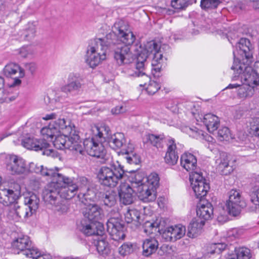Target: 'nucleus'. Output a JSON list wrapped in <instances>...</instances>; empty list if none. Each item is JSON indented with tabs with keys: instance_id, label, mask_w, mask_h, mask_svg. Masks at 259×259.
<instances>
[{
	"instance_id": "f257e3e1",
	"label": "nucleus",
	"mask_w": 259,
	"mask_h": 259,
	"mask_svg": "<svg viewBox=\"0 0 259 259\" xmlns=\"http://www.w3.org/2000/svg\"><path fill=\"white\" fill-rule=\"evenodd\" d=\"M30 166L32 171L52 179L42 193L44 200L52 204L56 203L59 193L61 196L70 198L75 195L79 188L87 183V180L84 177L75 180L59 173L58 168L48 169L33 163Z\"/></svg>"
},
{
	"instance_id": "f03ea898",
	"label": "nucleus",
	"mask_w": 259,
	"mask_h": 259,
	"mask_svg": "<svg viewBox=\"0 0 259 259\" xmlns=\"http://www.w3.org/2000/svg\"><path fill=\"white\" fill-rule=\"evenodd\" d=\"M82 202L85 206L82 213L89 222L87 223L86 220H82L79 226V230L88 236L101 235L104 231L103 224L99 222L103 215L102 209L95 203H87L83 200Z\"/></svg>"
},
{
	"instance_id": "7ed1b4c3",
	"label": "nucleus",
	"mask_w": 259,
	"mask_h": 259,
	"mask_svg": "<svg viewBox=\"0 0 259 259\" xmlns=\"http://www.w3.org/2000/svg\"><path fill=\"white\" fill-rule=\"evenodd\" d=\"M253 47L249 39L241 38L236 45V52L241 58L244 57V70L243 73V84H246L254 90L259 85V75L258 70H254L249 66L252 62Z\"/></svg>"
},
{
	"instance_id": "20e7f679",
	"label": "nucleus",
	"mask_w": 259,
	"mask_h": 259,
	"mask_svg": "<svg viewBox=\"0 0 259 259\" xmlns=\"http://www.w3.org/2000/svg\"><path fill=\"white\" fill-rule=\"evenodd\" d=\"M112 34H107L103 38H97L92 40L89 46L86 55L85 62L94 68L107 58V50L112 45Z\"/></svg>"
},
{
	"instance_id": "39448f33",
	"label": "nucleus",
	"mask_w": 259,
	"mask_h": 259,
	"mask_svg": "<svg viewBox=\"0 0 259 259\" xmlns=\"http://www.w3.org/2000/svg\"><path fill=\"white\" fill-rule=\"evenodd\" d=\"M41 134L44 139L28 138L22 142L23 146L26 148L36 151H42V154L54 156L55 151L50 149V144L46 141H53V138L58 134V129L54 124H50L41 130Z\"/></svg>"
},
{
	"instance_id": "423d86ee",
	"label": "nucleus",
	"mask_w": 259,
	"mask_h": 259,
	"mask_svg": "<svg viewBox=\"0 0 259 259\" xmlns=\"http://www.w3.org/2000/svg\"><path fill=\"white\" fill-rule=\"evenodd\" d=\"M14 252L22 254L27 259H53L50 254L41 255L37 248L31 247V241L27 236L19 237L12 243Z\"/></svg>"
},
{
	"instance_id": "0eeeda50",
	"label": "nucleus",
	"mask_w": 259,
	"mask_h": 259,
	"mask_svg": "<svg viewBox=\"0 0 259 259\" xmlns=\"http://www.w3.org/2000/svg\"><path fill=\"white\" fill-rule=\"evenodd\" d=\"M124 171L118 161L113 163L111 167L102 166L98 177L100 183L104 186L114 187L122 178Z\"/></svg>"
},
{
	"instance_id": "6e6552de",
	"label": "nucleus",
	"mask_w": 259,
	"mask_h": 259,
	"mask_svg": "<svg viewBox=\"0 0 259 259\" xmlns=\"http://www.w3.org/2000/svg\"><path fill=\"white\" fill-rule=\"evenodd\" d=\"M146 58V56L144 55L138 57V63L135 65V70L130 72L129 75L132 76L141 77L140 79V81L141 82V83L140 84L141 87H145L147 83L148 82L146 87V90L148 94L152 95L156 93L160 89V87L157 82L151 80L150 77L144 72Z\"/></svg>"
},
{
	"instance_id": "1a4fd4ad",
	"label": "nucleus",
	"mask_w": 259,
	"mask_h": 259,
	"mask_svg": "<svg viewBox=\"0 0 259 259\" xmlns=\"http://www.w3.org/2000/svg\"><path fill=\"white\" fill-rule=\"evenodd\" d=\"M54 146L57 149H68L74 154H82L84 152L81 141L78 135H74L73 136L64 135V134L58 135L55 136L54 140L52 141Z\"/></svg>"
},
{
	"instance_id": "9d476101",
	"label": "nucleus",
	"mask_w": 259,
	"mask_h": 259,
	"mask_svg": "<svg viewBox=\"0 0 259 259\" xmlns=\"http://www.w3.org/2000/svg\"><path fill=\"white\" fill-rule=\"evenodd\" d=\"M110 218L106 223L107 230L112 240L119 241L124 239V225L121 220V215L117 209L113 208L109 213Z\"/></svg>"
},
{
	"instance_id": "9b49d317",
	"label": "nucleus",
	"mask_w": 259,
	"mask_h": 259,
	"mask_svg": "<svg viewBox=\"0 0 259 259\" xmlns=\"http://www.w3.org/2000/svg\"><path fill=\"white\" fill-rule=\"evenodd\" d=\"M112 33L108 34L113 35L111 39L112 41V44H114L116 36L121 42L127 45H132L136 39L135 35L130 29L129 25L122 20H119L115 22L112 27Z\"/></svg>"
},
{
	"instance_id": "f8f14e48",
	"label": "nucleus",
	"mask_w": 259,
	"mask_h": 259,
	"mask_svg": "<svg viewBox=\"0 0 259 259\" xmlns=\"http://www.w3.org/2000/svg\"><path fill=\"white\" fill-rule=\"evenodd\" d=\"M228 195L229 199L226 203L228 212L233 216H236L246 206V203L238 190L232 189L229 192Z\"/></svg>"
},
{
	"instance_id": "ddd939ff",
	"label": "nucleus",
	"mask_w": 259,
	"mask_h": 259,
	"mask_svg": "<svg viewBox=\"0 0 259 259\" xmlns=\"http://www.w3.org/2000/svg\"><path fill=\"white\" fill-rule=\"evenodd\" d=\"M96 141L97 140L95 138L85 139L83 143L84 152L82 155L86 152L90 156L101 158L104 161L106 159V150L102 144L103 142Z\"/></svg>"
},
{
	"instance_id": "4468645a",
	"label": "nucleus",
	"mask_w": 259,
	"mask_h": 259,
	"mask_svg": "<svg viewBox=\"0 0 259 259\" xmlns=\"http://www.w3.org/2000/svg\"><path fill=\"white\" fill-rule=\"evenodd\" d=\"M190 181L196 198L201 199L206 196L210 187L207 181L199 172L190 174Z\"/></svg>"
},
{
	"instance_id": "2eb2a0df",
	"label": "nucleus",
	"mask_w": 259,
	"mask_h": 259,
	"mask_svg": "<svg viewBox=\"0 0 259 259\" xmlns=\"http://www.w3.org/2000/svg\"><path fill=\"white\" fill-rule=\"evenodd\" d=\"M132 45L116 43L112 44L109 48H112L114 52V58L119 65L130 63L132 58V53L130 46Z\"/></svg>"
},
{
	"instance_id": "dca6fc26",
	"label": "nucleus",
	"mask_w": 259,
	"mask_h": 259,
	"mask_svg": "<svg viewBox=\"0 0 259 259\" xmlns=\"http://www.w3.org/2000/svg\"><path fill=\"white\" fill-rule=\"evenodd\" d=\"M7 170L12 175H21L27 172L25 161L16 155H8L5 161Z\"/></svg>"
},
{
	"instance_id": "f3484780",
	"label": "nucleus",
	"mask_w": 259,
	"mask_h": 259,
	"mask_svg": "<svg viewBox=\"0 0 259 259\" xmlns=\"http://www.w3.org/2000/svg\"><path fill=\"white\" fill-rule=\"evenodd\" d=\"M233 54L235 60L234 64L231 67V69L234 70V74L232 77V80L237 81V82L235 83H230L227 87H226V89H232L236 88L241 86L244 82L243 73L244 70V62H245V58H241L240 56L239 58L235 59V52H234Z\"/></svg>"
},
{
	"instance_id": "a211bd4d",
	"label": "nucleus",
	"mask_w": 259,
	"mask_h": 259,
	"mask_svg": "<svg viewBox=\"0 0 259 259\" xmlns=\"http://www.w3.org/2000/svg\"><path fill=\"white\" fill-rule=\"evenodd\" d=\"M186 233L184 226L179 224L167 228L162 233V237L165 241L175 242L182 238Z\"/></svg>"
},
{
	"instance_id": "6ab92c4d",
	"label": "nucleus",
	"mask_w": 259,
	"mask_h": 259,
	"mask_svg": "<svg viewBox=\"0 0 259 259\" xmlns=\"http://www.w3.org/2000/svg\"><path fill=\"white\" fill-rule=\"evenodd\" d=\"M82 79L79 74L71 73L68 76L67 83L62 86L61 88V90L62 92L65 93L77 92L79 91L82 88Z\"/></svg>"
},
{
	"instance_id": "aec40b11",
	"label": "nucleus",
	"mask_w": 259,
	"mask_h": 259,
	"mask_svg": "<svg viewBox=\"0 0 259 259\" xmlns=\"http://www.w3.org/2000/svg\"><path fill=\"white\" fill-rule=\"evenodd\" d=\"M136 193L135 190L130 184L121 183L119 186L118 194L121 203L124 205H129L134 201V193Z\"/></svg>"
},
{
	"instance_id": "412c9836",
	"label": "nucleus",
	"mask_w": 259,
	"mask_h": 259,
	"mask_svg": "<svg viewBox=\"0 0 259 259\" xmlns=\"http://www.w3.org/2000/svg\"><path fill=\"white\" fill-rule=\"evenodd\" d=\"M166 145L167 148L164 157L165 162L169 165H174L177 163L179 158L175 140L168 139Z\"/></svg>"
},
{
	"instance_id": "4be33fe9",
	"label": "nucleus",
	"mask_w": 259,
	"mask_h": 259,
	"mask_svg": "<svg viewBox=\"0 0 259 259\" xmlns=\"http://www.w3.org/2000/svg\"><path fill=\"white\" fill-rule=\"evenodd\" d=\"M139 198L144 202L154 201L156 198V190L146 185H143L136 191Z\"/></svg>"
},
{
	"instance_id": "5701e85b",
	"label": "nucleus",
	"mask_w": 259,
	"mask_h": 259,
	"mask_svg": "<svg viewBox=\"0 0 259 259\" xmlns=\"http://www.w3.org/2000/svg\"><path fill=\"white\" fill-rule=\"evenodd\" d=\"M54 125L58 129V134L72 136L74 135H78L75 126L70 121H66L64 118L58 119L55 121Z\"/></svg>"
},
{
	"instance_id": "b1692460",
	"label": "nucleus",
	"mask_w": 259,
	"mask_h": 259,
	"mask_svg": "<svg viewBox=\"0 0 259 259\" xmlns=\"http://www.w3.org/2000/svg\"><path fill=\"white\" fill-rule=\"evenodd\" d=\"M181 166L187 171L192 172H197L195 170L197 168V159L191 153L185 152L183 154L180 158Z\"/></svg>"
},
{
	"instance_id": "393cba45",
	"label": "nucleus",
	"mask_w": 259,
	"mask_h": 259,
	"mask_svg": "<svg viewBox=\"0 0 259 259\" xmlns=\"http://www.w3.org/2000/svg\"><path fill=\"white\" fill-rule=\"evenodd\" d=\"M215 162L217 164V170L222 175H229L233 170L232 166L229 164L228 155L225 152L220 153Z\"/></svg>"
},
{
	"instance_id": "a878e982",
	"label": "nucleus",
	"mask_w": 259,
	"mask_h": 259,
	"mask_svg": "<svg viewBox=\"0 0 259 259\" xmlns=\"http://www.w3.org/2000/svg\"><path fill=\"white\" fill-rule=\"evenodd\" d=\"M19 197V192L8 189H0V203L5 206H10L16 202Z\"/></svg>"
},
{
	"instance_id": "bb28decb",
	"label": "nucleus",
	"mask_w": 259,
	"mask_h": 259,
	"mask_svg": "<svg viewBox=\"0 0 259 259\" xmlns=\"http://www.w3.org/2000/svg\"><path fill=\"white\" fill-rule=\"evenodd\" d=\"M88 180L85 177H84ZM88 180H87V183L86 185H83L81 188H79L76 193L77 194L78 191H80L78 194V196L81 201L83 200L84 202L87 203H90L91 201H93L96 198V190L93 188H88Z\"/></svg>"
},
{
	"instance_id": "cd10ccee",
	"label": "nucleus",
	"mask_w": 259,
	"mask_h": 259,
	"mask_svg": "<svg viewBox=\"0 0 259 259\" xmlns=\"http://www.w3.org/2000/svg\"><path fill=\"white\" fill-rule=\"evenodd\" d=\"M159 243L155 237H149L143 241L142 249L143 255L149 256L153 254L157 250Z\"/></svg>"
},
{
	"instance_id": "c85d7f7f",
	"label": "nucleus",
	"mask_w": 259,
	"mask_h": 259,
	"mask_svg": "<svg viewBox=\"0 0 259 259\" xmlns=\"http://www.w3.org/2000/svg\"><path fill=\"white\" fill-rule=\"evenodd\" d=\"M213 214V208L212 204L208 202L204 201L200 203L197 209V215L199 219H203V221L208 220L212 218Z\"/></svg>"
},
{
	"instance_id": "c756f323",
	"label": "nucleus",
	"mask_w": 259,
	"mask_h": 259,
	"mask_svg": "<svg viewBox=\"0 0 259 259\" xmlns=\"http://www.w3.org/2000/svg\"><path fill=\"white\" fill-rule=\"evenodd\" d=\"M96 131H94V135L92 138L101 142H108L111 135L110 127L105 125L101 124L99 126L95 127Z\"/></svg>"
},
{
	"instance_id": "7c9ffc66",
	"label": "nucleus",
	"mask_w": 259,
	"mask_h": 259,
	"mask_svg": "<svg viewBox=\"0 0 259 259\" xmlns=\"http://www.w3.org/2000/svg\"><path fill=\"white\" fill-rule=\"evenodd\" d=\"M201 120L206 126L208 131L211 133H213L220 125L219 117L210 113L205 114Z\"/></svg>"
},
{
	"instance_id": "2f4dec72",
	"label": "nucleus",
	"mask_w": 259,
	"mask_h": 259,
	"mask_svg": "<svg viewBox=\"0 0 259 259\" xmlns=\"http://www.w3.org/2000/svg\"><path fill=\"white\" fill-rule=\"evenodd\" d=\"M205 224V221L200 219H193L188 227L187 236L190 238H195L201 233L202 229Z\"/></svg>"
},
{
	"instance_id": "473e14b6",
	"label": "nucleus",
	"mask_w": 259,
	"mask_h": 259,
	"mask_svg": "<svg viewBox=\"0 0 259 259\" xmlns=\"http://www.w3.org/2000/svg\"><path fill=\"white\" fill-rule=\"evenodd\" d=\"M107 142L111 148L117 149L125 145L126 139L123 133H116L111 136Z\"/></svg>"
},
{
	"instance_id": "72a5a7b5",
	"label": "nucleus",
	"mask_w": 259,
	"mask_h": 259,
	"mask_svg": "<svg viewBox=\"0 0 259 259\" xmlns=\"http://www.w3.org/2000/svg\"><path fill=\"white\" fill-rule=\"evenodd\" d=\"M24 203L25 206L33 213H34L38 208L39 198L34 193L29 194L28 196L25 197Z\"/></svg>"
},
{
	"instance_id": "f704fd0d",
	"label": "nucleus",
	"mask_w": 259,
	"mask_h": 259,
	"mask_svg": "<svg viewBox=\"0 0 259 259\" xmlns=\"http://www.w3.org/2000/svg\"><path fill=\"white\" fill-rule=\"evenodd\" d=\"M134 148L133 144L128 143L127 148L122 150L125 154L124 158L127 163L132 164H138L140 162L139 156L133 152Z\"/></svg>"
},
{
	"instance_id": "c9c22d12",
	"label": "nucleus",
	"mask_w": 259,
	"mask_h": 259,
	"mask_svg": "<svg viewBox=\"0 0 259 259\" xmlns=\"http://www.w3.org/2000/svg\"><path fill=\"white\" fill-rule=\"evenodd\" d=\"M160 51V48L158 44L154 41H150L147 43L145 45V49L143 51H141L140 53H139L137 55V62L138 63V57L140 56L145 55L146 56V60L148 57L150 55V54H154L155 53L158 52ZM146 61L145 62V66L146 65Z\"/></svg>"
},
{
	"instance_id": "e433bc0d",
	"label": "nucleus",
	"mask_w": 259,
	"mask_h": 259,
	"mask_svg": "<svg viewBox=\"0 0 259 259\" xmlns=\"http://www.w3.org/2000/svg\"><path fill=\"white\" fill-rule=\"evenodd\" d=\"M18 71L20 77H23L25 75L24 70L21 69L18 64L14 63L8 64L3 69L4 74L7 77H11Z\"/></svg>"
},
{
	"instance_id": "4c0bfd02",
	"label": "nucleus",
	"mask_w": 259,
	"mask_h": 259,
	"mask_svg": "<svg viewBox=\"0 0 259 259\" xmlns=\"http://www.w3.org/2000/svg\"><path fill=\"white\" fill-rule=\"evenodd\" d=\"M235 254L230 255L226 259H250L251 254L249 248L245 247L235 248Z\"/></svg>"
},
{
	"instance_id": "58836bf2",
	"label": "nucleus",
	"mask_w": 259,
	"mask_h": 259,
	"mask_svg": "<svg viewBox=\"0 0 259 259\" xmlns=\"http://www.w3.org/2000/svg\"><path fill=\"white\" fill-rule=\"evenodd\" d=\"M163 135L148 134L146 135L145 142H149L153 146L157 148H162L163 146Z\"/></svg>"
},
{
	"instance_id": "ea45409f",
	"label": "nucleus",
	"mask_w": 259,
	"mask_h": 259,
	"mask_svg": "<svg viewBox=\"0 0 259 259\" xmlns=\"http://www.w3.org/2000/svg\"><path fill=\"white\" fill-rule=\"evenodd\" d=\"M241 85L238 91V96L241 99L251 97L254 94L255 90L246 84Z\"/></svg>"
},
{
	"instance_id": "a19ab883",
	"label": "nucleus",
	"mask_w": 259,
	"mask_h": 259,
	"mask_svg": "<svg viewBox=\"0 0 259 259\" xmlns=\"http://www.w3.org/2000/svg\"><path fill=\"white\" fill-rule=\"evenodd\" d=\"M116 194L115 192L111 191L106 192L103 195V201L105 205L113 207L116 204Z\"/></svg>"
},
{
	"instance_id": "79ce46f5",
	"label": "nucleus",
	"mask_w": 259,
	"mask_h": 259,
	"mask_svg": "<svg viewBox=\"0 0 259 259\" xmlns=\"http://www.w3.org/2000/svg\"><path fill=\"white\" fill-rule=\"evenodd\" d=\"M101 235L102 238L99 239L96 244L98 252L102 255H107L110 252V248L108 243L104 239L102 235Z\"/></svg>"
},
{
	"instance_id": "37998d69",
	"label": "nucleus",
	"mask_w": 259,
	"mask_h": 259,
	"mask_svg": "<svg viewBox=\"0 0 259 259\" xmlns=\"http://www.w3.org/2000/svg\"><path fill=\"white\" fill-rule=\"evenodd\" d=\"M250 202L249 204L248 210L254 211L259 206V188L253 191L250 195Z\"/></svg>"
},
{
	"instance_id": "c03bdc74",
	"label": "nucleus",
	"mask_w": 259,
	"mask_h": 259,
	"mask_svg": "<svg viewBox=\"0 0 259 259\" xmlns=\"http://www.w3.org/2000/svg\"><path fill=\"white\" fill-rule=\"evenodd\" d=\"M140 212L137 209H128L124 213L125 222L129 224L133 221L138 222L140 219Z\"/></svg>"
},
{
	"instance_id": "a18cd8bd",
	"label": "nucleus",
	"mask_w": 259,
	"mask_h": 259,
	"mask_svg": "<svg viewBox=\"0 0 259 259\" xmlns=\"http://www.w3.org/2000/svg\"><path fill=\"white\" fill-rule=\"evenodd\" d=\"M159 178L156 173H152L147 178H145V184L156 190L159 186Z\"/></svg>"
},
{
	"instance_id": "49530a36",
	"label": "nucleus",
	"mask_w": 259,
	"mask_h": 259,
	"mask_svg": "<svg viewBox=\"0 0 259 259\" xmlns=\"http://www.w3.org/2000/svg\"><path fill=\"white\" fill-rule=\"evenodd\" d=\"M130 182L131 187L134 188L136 192L140 187H143V184H145V178L142 177L141 174L138 173L131 178Z\"/></svg>"
},
{
	"instance_id": "de8ad7c7",
	"label": "nucleus",
	"mask_w": 259,
	"mask_h": 259,
	"mask_svg": "<svg viewBox=\"0 0 259 259\" xmlns=\"http://www.w3.org/2000/svg\"><path fill=\"white\" fill-rule=\"evenodd\" d=\"M221 3L220 0H201L200 6L203 10H210L217 8Z\"/></svg>"
},
{
	"instance_id": "09e8293b",
	"label": "nucleus",
	"mask_w": 259,
	"mask_h": 259,
	"mask_svg": "<svg viewBox=\"0 0 259 259\" xmlns=\"http://www.w3.org/2000/svg\"><path fill=\"white\" fill-rule=\"evenodd\" d=\"M8 213L7 217L10 221L14 222H19L20 221L19 215L17 213V207H16L15 204H12L9 206Z\"/></svg>"
},
{
	"instance_id": "8fccbe9b",
	"label": "nucleus",
	"mask_w": 259,
	"mask_h": 259,
	"mask_svg": "<svg viewBox=\"0 0 259 259\" xmlns=\"http://www.w3.org/2000/svg\"><path fill=\"white\" fill-rule=\"evenodd\" d=\"M187 132L190 136L196 138L197 139H203L204 138V132L200 130H199L196 127H189L187 129Z\"/></svg>"
},
{
	"instance_id": "3c124183",
	"label": "nucleus",
	"mask_w": 259,
	"mask_h": 259,
	"mask_svg": "<svg viewBox=\"0 0 259 259\" xmlns=\"http://www.w3.org/2000/svg\"><path fill=\"white\" fill-rule=\"evenodd\" d=\"M135 249V246L131 243L123 244L119 248V253L122 255H126L132 253Z\"/></svg>"
},
{
	"instance_id": "603ef678",
	"label": "nucleus",
	"mask_w": 259,
	"mask_h": 259,
	"mask_svg": "<svg viewBox=\"0 0 259 259\" xmlns=\"http://www.w3.org/2000/svg\"><path fill=\"white\" fill-rule=\"evenodd\" d=\"M17 211L19 215L20 219L23 217L24 218H28L31 217L33 213L26 206L20 207L17 202L15 203Z\"/></svg>"
},
{
	"instance_id": "864d4df0",
	"label": "nucleus",
	"mask_w": 259,
	"mask_h": 259,
	"mask_svg": "<svg viewBox=\"0 0 259 259\" xmlns=\"http://www.w3.org/2000/svg\"><path fill=\"white\" fill-rule=\"evenodd\" d=\"M218 139L221 141H228L231 137L229 129L227 127H222L220 128L218 133Z\"/></svg>"
},
{
	"instance_id": "5fc2aeb1",
	"label": "nucleus",
	"mask_w": 259,
	"mask_h": 259,
	"mask_svg": "<svg viewBox=\"0 0 259 259\" xmlns=\"http://www.w3.org/2000/svg\"><path fill=\"white\" fill-rule=\"evenodd\" d=\"M250 133L255 136H259V118H252L250 122Z\"/></svg>"
},
{
	"instance_id": "6e6d98bb",
	"label": "nucleus",
	"mask_w": 259,
	"mask_h": 259,
	"mask_svg": "<svg viewBox=\"0 0 259 259\" xmlns=\"http://www.w3.org/2000/svg\"><path fill=\"white\" fill-rule=\"evenodd\" d=\"M209 247L210 250L208 251L210 253H220L223 250L225 249L226 245L224 243H214L211 244Z\"/></svg>"
},
{
	"instance_id": "4d7b16f0",
	"label": "nucleus",
	"mask_w": 259,
	"mask_h": 259,
	"mask_svg": "<svg viewBox=\"0 0 259 259\" xmlns=\"http://www.w3.org/2000/svg\"><path fill=\"white\" fill-rule=\"evenodd\" d=\"M17 54L19 55L22 58H27L31 56L33 53V51L29 47H23L16 51Z\"/></svg>"
},
{
	"instance_id": "13d9d810",
	"label": "nucleus",
	"mask_w": 259,
	"mask_h": 259,
	"mask_svg": "<svg viewBox=\"0 0 259 259\" xmlns=\"http://www.w3.org/2000/svg\"><path fill=\"white\" fill-rule=\"evenodd\" d=\"M158 225L157 223H152L149 221L146 222L144 225V230L146 234L153 233V231H156Z\"/></svg>"
},
{
	"instance_id": "bf43d9fd",
	"label": "nucleus",
	"mask_w": 259,
	"mask_h": 259,
	"mask_svg": "<svg viewBox=\"0 0 259 259\" xmlns=\"http://www.w3.org/2000/svg\"><path fill=\"white\" fill-rule=\"evenodd\" d=\"M36 32V27L33 23H29L26 28L25 37L31 38L34 37Z\"/></svg>"
},
{
	"instance_id": "052dcab7",
	"label": "nucleus",
	"mask_w": 259,
	"mask_h": 259,
	"mask_svg": "<svg viewBox=\"0 0 259 259\" xmlns=\"http://www.w3.org/2000/svg\"><path fill=\"white\" fill-rule=\"evenodd\" d=\"M171 6L175 9H183L188 6L186 0H173L171 2Z\"/></svg>"
},
{
	"instance_id": "680f3d73",
	"label": "nucleus",
	"mask_w": 259,
	"mask_h": 259,
	"mask_svg": "<svg viewBox=\"0 0 259 259\" xmlns=\"http://www.w3.org/2000/svg\"><path fill=\"white\" fill-rule=\"evenodd\" d=\"M4 79L2 77L0 76V92H2V93L4 94L3 96L0 97V100L5 101H7L8 99L10 101L14 100L15 98H13V99H12L11 97H8V94L6 93V91L4 89Z\"/></svg>"
},
{
	"instance_id": "e2e57ef3",
	"label": "nucleus",
	"mask_w": 259,
	"mask_h": 259,
	"mask_svg": "<svg viewBox=\"0 0 259 259\" xmlns=\"http://www.w3.org/2000/svg\"><path fill=\"white\" fill-rule=\"evenodd\" d=\"M59 195H60V197L63 198V197L61 196V194L59 193L58 194V198H57V200L55 201L56 203L52 204V203H50V204H52V205H55V206H56L57 207L56 209L58 211H61L62 212H66L67 211V209H68V207H67V205H66L65 204H61V206H59L58 205V204H59V203L60 202V197H59ZM74 196H75V195L73 196V197ZM72 198H73V197H72ZM64 198H65L66 199H70L72 198V197L70 198H66L64 197ZM47 202L50 203V202Z\"/></svg>"
},
{
	"instance_id": "0e129e2a",
	"label": "nucleus",
	"mask_w": 259,
	"mask_h": 259,
	"mask_svg": "<svg viewBox=\"0 0 259 259\" xmlns=\"http://www.w3.org/2000/svg\"><path fill=\"white\" fill-rule=\"evenodd\" d=\"M242 231L237 228H234L229 231L228 233V237L230 239L239 238L242 234Z\"/></svg>"
},
{
	"instance_id": "69168bd1",
	"label": "nucleus",
	"mask_w": 259,
	"mask_h": 259,
	"mask_svg": "<svg viewBox=\"0 0 259 259\" xmlns=\"http://www.w3.org/2000/svg\"><path fill=\"white\" fill-rule=\"evenodd\" d=\"M126 111L125 107L123 105H119L111 109V113L114 115L123 113Z\"/></svg>"
},
{
	"instance_id": "338daca9",
	"label": "nucleus",
	"mask_w": 259,
	"mask_h": 259,
	"mask_svg": "<svg viewBox=\"0 0 259 259\" xmlns=\"http://www.w3.org/2000/svg\"><path fill=\"white\" fill-rule=\"evenodd\" d=\"M153 60L152 62V65H155L158 63L161 64V62L162 61V54L161 53V52L159 51L157 52L153 55Z\"/></svg>"
},
{
	"instance_id": "774afa93",
	"label": "nucleus",
	"mask_w": 259,
	"mask_h": 259,
	"mask_svg": "<svg viewBox=\"0 0 259 259\" xmlns=\"http://www.w3.org/2000/svg\"><path fill=\"white\" fill-rule=\"evenodd\" d=\"M25 68L31 74H33L36 70V65L34 63H27L25 65Z\"/></svg>"
}]
</instances>
